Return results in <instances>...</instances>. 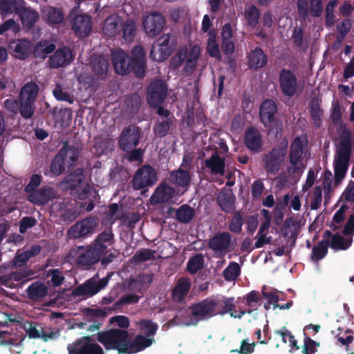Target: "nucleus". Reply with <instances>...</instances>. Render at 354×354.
<instances>
[{"mask_svg":"<svg viewBox=\"0 0 354 354\" xmlns=\"http://www.w3.org/2000/svg\"><path fill=\"white\" fill-rule=\"evenodd\" d=\"M339 148L334 160V183L339 185L347 172L352 153L351 132L345 125L339 133Z\"/></svg>","mask_w":354,"mask_h":354,"instance_id":"1","label":"nucleus"},{"mask_svg":"<svg viewBox=\"0 0 354 354\" xmlns=\"http://www.w3.org/2000/svg\"><path fill=\"white\" fill-rule=\"evenodd\" d=\"M95 339L101 343L106 350H114L120 354H126L129 333L126 330L111 328L98 332L96 334Z\"/></svg>","mask_w":354,"mask_h":354,"instance_id":"2","label":"nucleus"},{"mask_svg":"<svg viewBox=\"0 0 354 354\" xmlns=\"http://www.w3.org/2000/svg\"><path fill=\"white\" fill-rule=\"evenodd\" d=\"M307 144L306 135L295 137L291 142L288 156L290 165L288 168L290 174L295 175L301 172L303 154Z\"/></svg>","mask_w":354,"mask_h":354,"instance_id":"3","label":"nucleus"},{"mask_svg":"<svg viewBox=\"0 0 354 354\" xmlns=\"http://www.w3.org/2000/svg\"><path fill=\"white\" fill-rule=\"evenodd\" d=\"M287 146H277L265 153L262 157L263 167L268 174H276L283 165Z\"/></svg>","mask_w":354,"mask_h":354,"instance_id":"4","label":"nucleus"},{"mask_svg":"<svg viewBox=\"0 0 354 354\" xmlns=\"http://www.w3.org/2000/svg\"><path fill=\"white\" fill-rule=\"evenodd\" d=\"M98 226V219L95 216H89L78 221L67 230L69 239H85L93 234Z\"/></svg>","mask_w":354,"mask_h":354,"instance_id":"5","label":"nucleus"},{"mask_svg":"<svg viewBox=\"0 0 354 354\" xmlns=\"http://www.w3.org/2000/svg\"><path fill=\"white\" fill-rule=\"evenodd\" d=\"M176 39L170 34H165L155 42L150 51V57L156 62L166 60L174 52Z\"/></svg>","mask_w":354,"mask_h":354,"instance_id":"6","label":"nucleus"},{"mask_svg":"<svg viewBox=\"0 0 354 354\" xmlns=\"http://www.w3.org/2000/svg\"><path fill=\"white\" fill-rule=\"evenodd\" d=\"M68 354H104L102 348L91 336H83L67 345Z\"/></svg>","mask_w":354,"mask_h":354,"instance_id":"7","label":"nucleus"},{"mask_svg":"<svg viewBox=\"0 0 354 354\" xmlns=\"http://www.w3.org/2000/svg\"><path fill=\"white\" fill-rule=\"evenodd\" d=\"M157 180L156 169L149 165H144L136 171L132 180V187L136 190H140L153 186Z\"/></svg>","mask_w":354,"mask_h":354,"instance_id":"8","label":"nucleus"},{"mask_svg":"<svg viewBox=\"0 0 354 354\" xmlns=\"http://www.w3.org/2000/svg\"><path fill=\"white\" fill-rule=\"evenodd\" d=\"M140 138V127L133 124L129 125L122 131L118 138V146L123 151H130L138 145Z\"/></svg>","mask_w":354,"mask_h":354,"instance_id":"9","label":"nucleus"},{"mask_svg":"<svg viewBox=\"0 0 354 354\" xmlns=\"http://www.w3.org/2000/svg\"><path fill=\"white\" fill-rule=\"evenodd\" d=\"M278 82L283 95L290 98L296 95L298 90V81L292 71L285 68L281 69Z\"/></svg>","mask_w":354,"mask_h":354,"instance_id":"10","label":"nucleus"},{"mask_svg":"<svg viewBox=\"0 0 354 354\" xmlns=\"http://www.w3.org/2000/svg\"><path fill=\"white\" fill-rule=\"evenodd\" d=\"M77 253L78 254L76 259L77 265L84 270H88L98 263L101 257L104 255L102 252L98 251L92 243L87 248L79 246Z\"/></svg>","mask_w":354,"mask_h":354,"instance_id":"11","label":"nucleus"},{"mask_svg":"<svg viewBox=\"0 0 354 354\" xmlns=\"http://www.w3.org/2000/svg\"><path fill=\"white\" fill-rule=\"evenodd\" d=\"M167 93V84L161 80L151 82L147 88V101L149 105L155 109L162 104Z\"/></svg>","mask_w":354,"mask_h":354,"instance_id":"12","label":"nucleus"},{"mask_svg":"<svg viewBox=\"0 0 354 354\" xmlns=\"http://www.w3.org/2000/svg\"><path fill=\"white\" fill-rule=\"evenodd\" d=\"M189 309L194 317L192 324H197L198 321H204L215 316L214 308H213V298L207 297L197 303L192 304Z\"/></svg>","mask_w":354,"mask_h":354,"instance_id":"13","label":"nucleus"},{"mask_svg":"<svg viewBox=\"0 0 354 354\" xmlns=\"http://www.w3.org/2000/svg\"><path fill=\"white\" fill-rule=\"evenodd\" d=\"M208 248L221 256L225 255L232 250V234L228 232H216L209 239Z\"/></svg>","mask_w":354,"mask_h":354,"instance_id":"14","label":"nucleus"},{"mask_svg":"<svg viewBox=\"0 0 354 354\" xmlns=\"http://www.w3.org/2000/svg\"><path fill=\"white\" fill-rule=\"evenodd\" d=\"M129 62V73L133 72L138 77H143L145 75L146 56L142 47L136 46L133 48Z\"/></svg>","mask_w":354,"mask_h":354,"instance_id":"15","label":"nucleus"},{"mask_svg":"<svg viewBox=\"0 0 354 354\" xmlns=\"http://www.w3.org/2000/svg\"><path fill=\"white\" fill-rule=\"evenodd\" d=\"M165 24L164 17L157 12L147 15L143 19L144 30L149 37L159 35L163 30Z\"/></svg>","mask_w":354,"mask_h":354,"instance_id":"16","label":"nucleus"},{"mask_svg":"<svg viewBox=\"0 0 354 354\" xmlns=\"http://www.w3.org/2000/svg\"><path fill=\"white\" fill-rule=\"evenodd\" d=\"M277 106L272 100H264L259 109V117L264 127L271 129L276 119Z\"/></svg>","mask_w":354,"mask_h":354,"instance_id":"17","label":"nucleus"},{"mask_svg":"<svg viewBox=\"0 0 354 354\" xmlns=\"http://www.w3.org/2000/svg\"><path fill=\"white\" fill-rule=\"evenodd\" d=\"M71 29L80 38L87 37L92 29L91 17L87 14L76 15L72 20Z\"/></svg>","mask_w":354,"mask_h":354,"instance_id":"18","label":"nucleus"},{"mask_svg":"<svg viewBox=\"0 0 354 354\" xmlns=\"http://www.w3.org/2000/svg\"><path fill=\"white\" fill-rule=\"evenodd\" d=\"M175 189L166 181H162L156 188L151 196V202L153 205L166 203L174 196Z\"/></svg>","mask_w":354,"mask_h":354,"instance_id":"19","label":"nucleus"},{"mask_svg":"<svg viewBox=\"0 0 354 354\" xmlns=\"http://www.w3.org/2000/svg\"><path fill=\"white\" fill-rule=\"evenodd\" d=\"M73 60L71 50L66 47L59 48L49 57L48 64L50 68L66 66Z\"/></svg>","mask_w":354,"mask_h":354,"instance_id":"20","label":"nucleus"},{"mask_svg":"<svg viewBox=\"0 0 354 354\" xmlns=\"http://www.w3.org/2000/svg\"><path fill=\"white\" fill-rule=\"evenodd\" d=\"M115 243L114 234L111 225L105 227V229L100 233L94 239L92 244L98 251L102 252L104 254L109 251V246H111Z\"/></svg>","mask_w":354,"mask_h":354,"instance_id":"21","label":"nucleus"},{"mask_svg":"<svg viewBox=\"0 0 354 354\" xmlns=\"http://www.w3.org/2000/svg\"><path fill=\"white\" fill-rule=\"evenodd\" d=\"M58 153L62 158H63V160L66 164L68 170L74 168L80 156L79 148L73 145H69L68 141L64 142L62 149Z\"/></svg>","mask_w":354,"mask_h":354,"instance_id":"22","label":"nucleus"},{"mask_svg":"<svg viewBox=\"0 0 354 354\" xmlns=\"http://www.w3.org/2000/svg\"><path fill=\"white\" fill-rule=\"evenodd\" d=\"M55 197V189L49 186H43L28 194V201L36 205H46Z\"/></svg>","mask_w":354,"mask_h":354,"instance_id":"23","label":"nucleus"},{"mask_svg":"<svg viewBox=\"0 0 354 354\" xmlns=\"http://www.w3.org/2000/svg\"><path fill=\"white\" fill-rule=\"evenodd\" d=\"M155 343L153 337H148L144 334L137 335L132 341L127 343L126 354H133L142 351Z\"/></svg>","mask_w":354,"mask_h":354,"instance_id":"24","label":"nucleus"},{"mask_svg":"<svg viewBox=\"0 0 354 354\" xmlns=\"http://www.w3.org/2000/svg\"><path fill=\"white\" fill-rule=\"evenodd\" d=\"M112 62L115 72L120 75H126L129 73L130 56L124 50L119 49L113 51L111 53Z\"/></svg>","mask_w":354,"mask_h":354,"instance_id":"25","label":"nucleus"},{"mask_svg":"<svg viewBox=\"0 0 354 354\" xmlns=\"http://www.w3.org/2000/svg\"><path fill=\"white\" fill-rule=\"evenodd\" d=\"M245 145L251 151L258 152L262 147L261 133L254 127H249L244 136Z\"/></svg>","mask_w":354,"mask_h":354,"instance_id":"26","label":"nucleus"},{"mask_svg":"<svg viewBox=\"0 0 354 354\" xmlns=\"http://www.w3.org/2000/svg\"><path fill=\"white\" fill-rule=\"evenodd\" d=\"M91 68L94 75L97 79L104 80L107 75L109 63L108 59L104 56L95 55L91 58Z\"/></svg>","mask_w":354,"mask_h":354,"instance_id":"27","label":"nucleus"},{"mask_svg":"<svg viewBox=\"0 0 354 354\" xmlns=\"http://www.w3.org/2000/svg\"><path fill=\"white\" fill-rule=\"evenodd\" d=\"M85 178L84 171L82 168H77L72 173L67 175L62 185H66V188L71 192H75L78 188H81Z\"/></svg>","mask_w":354,"mask_h":354,"instance_id":"28","label":"nucleus"},{"mask_svg":"<svg viewBox=\"0 0 354 354\" xmlns=\"http://www.w3.org/2000/svg\"><path fill=\"white\" fill-rule=\"evenodd\" d=\"M248 65L249 68L259 69L266 66L268 57L260 47H255L248 53Z\"/></svg>","mask_w":354,"mask_h":354,"instance_id":"29","label":"nucleus"},{"mask_svg":"<svg viewBox=\"0 0 354 354\" xmlns=\"http://www.w3.org/2000/svg\"><path fill=\"white\" fill-rule=\"evenodd\" d=\"M98 292H100V288L97 286V281L94 278H91L82 285L77 286L73 290V295L76 297H91Z\"/></svg>","mask_w":354,"mask_h":354,"instance_id":"30","label":"nucleus"},{"mask_svg":"<svg viewBox=\"0 0 354 354\" xmlns=\"http://www.w3.org/2000/svg\"><path fill=\"white\" fill-rule=\"evenodd\" d=\"M28 298L34 301H38L48 295V288L41 281L32 283L26 290Z\"/></svg>","mask_w":354,"mask_h":354,"instance_id":"31","label":"nucleus"},{"mask_svg":"<svg viewBox=\"0 0 354 354\" xmlns=\"http://www.w3.org/2000/svg\"><path fill=\"white\" fill-rule=\"evenodd\" d=\"M205 164L213 174L223 176L225 173V158L220 156L216 151L212 153L211 157L205 160Z\"/></svg>","mask_w":354,"mask_h":354,"instance_id":"32","label":"nucleus"},{"mask_svg":"<svg viewBox=\"0 0 354 354\" xmlns=\"http://www.w3.org/2000/svg\"><path fill=\"white\" fill-rule=\"evenodd\" d=\"M321 100L317 97H313L310 102L309 113L313 120L314 127L319 129L322 125L324 110L321 108Z\"/></svg>","mask_w":354,"mask_h":354,"instance_id":"33","label":"nucleus"},{"mask_svg":"<svg viewBox=\"0 0 354 354\" xmlns=\"http://www.w3.org/2000/svg\"><path fill=\"white\" fill-rule=\"evenodd\" d=\"M234 297H223L222 299L213 298V308L215 316L223 315L234 310L235 308Z\"/></svg>","mask_w":354,"mask_h":354,"instance_id":"34","label":"nucleus"},{"mask_svg":"<svg viewBox=\"0 0 354 354\" xmlns=\"http://www.w3.org/2000/svg\"><path fill=\"white\" fill-rule=\"evenodd\" d=\"M191 288V283L189 279L180 277L178 279L176 284L172 289V296L174 300L183 301L187 296Z\"/></svg>","mask_w":354,"mask_h":354,"instance_id":"35","label":"nucleus"},{"mask_svg":"<svg viewBox=\"0 0 354 354\" xmlns=\"http://www.w3.org/2000/svg\"><path fill=\"white\" fill-rule=\"evenodd\" d=\"M18 15L23 27L27 30L31 29L39 17V13L36 10L30 7L26 8L25 5Z\"/></svg>","mask_w":354,"mask_h":354,"instance_id":"36","label":"nucleus"},{"mask_svg":"<svg viewBox=\"0 0 354 354\" xmlns=\"http://www.w3.org/2000/svg\"><path fill=\"white\" fill-rule=\"evenodd\" d=\"M24 5L26 2L24 0H0V13L3 15H18Z\"/></svg>","mask_w":354,"mask_h":354,"instance_id":"37","label":"nucleus"},{"mask_svg":"<svg viewBox=\"0 0 354 354\" xmlns=\"http://www.w3.org/2000/svg\"><path fill=\"white\" fill-rule=\"evenodd\" d=\"M169 182L181 187H187L190 184L191 176L188 171L178 169L170 172Z\"/></svg>","mask_w":354,"mask_h":354,"instance_id":"38","label":"nucleus"},{"mask_svg":"<svg viewBox=\"0 0 354 354\" xmlns=\"http://www.w3.org/2000/svg\"><path fill=\"white\" fill-rule=\"evenodd\" d=\"M30 42L26 39H19L17 42H11L9 48L12 50L13 55L19 59L24 60L29 55Z\"/></svg>","mask_w":354,"mask_h":354,"instance_id":"39","label":"nucleus"},{"mask_svg":"<svg viewBox=\"0 0 354 354\" xmlns=\"http://www.w3.org/2000/svg\"><path fill=\"white\" fill-rule=\"evenodd\" d=\"M39 93L38 85L31 81L25 84L19 93V100L35 102Z\"/></svg>","mask_w":354,"mask_h":354,"instance_id":"40","label":"nucleus"},{"mask_svg":"<svg viewBox=\"0 0 354 354\" xmlns=\"http://www.w3.org/2000/svg\"><path fill=\"white\" fill-rule=\"evenodd\" d=\"M44 17L50 26L58 25L64 21V13L62 9L48 7L43 11Z\"/></svg>","mask_w":354,"mask_h":354,"instance_id":"41","label":"nucleus"},{"mask_svg":"<svg viewBox=\"0 0 354 354\" xmlns=\"http://www.w3.org/2000/svg\"><path fill=\"white\" fill-rule=\"evenodd\" d=\"M235 196L232 192H220L217 196V203L222 211L231 212L234 209Z\"/></svg>","mask_w":354,"mask_h":354,"instance_id":"42","label":"nucleus"},{"mask_svg":"<svg viewBox=\"0 0 354 354\" xmlns=\"http://www.w3.org/2000/svg\"><path fill=\"white\" fill-rule=\"evenodd\" d=\"M120 28L118 16L111 15L104 21L103 32L108 37L113 38L120 32Z\"/></svg>","mask_w":354,"mask_h":354,"instance_id":"43","label":"nucleus"},{"mask_svg":"<svg viewBox=\"0 0 354 354\" xmlns=\"http://www.w3.org/2000/svg\"><path fill=\"white\" fill-rule=\"evenodd\" d=\"M196 215V211L188 204L182 205L175 212V218L180 223H190Z\"/></svg>","mask_w":354,"mask_h":354,"instance_id":"44","label":"nucleus"},{"mask_svg":"<svg viewBox=\"0 0 354 354\" xmlns=\"http://www.w3.org/2000/svg\"><path fill=\"white\" fill-rule=\"evenodd\" d=\"M173 118H160L157 120L153 127L156 137L162 138L169 133L173 124Z\"/></svg>","mask_w":354,"mask_h":354,"instance_id":"45","label":"nucleus"},{"mask_svg":"<svg viewBox=\"0 0 354 354\" xmlns=\"http://www.w3.org/2000/svg\"><path fill=\"white\" fill-rule=\"evenodd\" d=\"M329 241L327 239H322L312 248L310 259L314 263H317L323 259L328 254Z\"/></svg>","mask_w":354,"mask_h":354,"instance_id":"46","label":"nucleus"},{"mask_svg":"<svg viewBox=\"0 0 354 354\" xmlns=\"http://www.w3.org/2000/svg\"><path fill=\"white\" fill-rule=\"evenodd\" d=\"M352 242V237L344 238L339 233H335L329 241V246L335 251L346 250L351 247Z\"/></svg>","mask_w":354,"mask_h":354,"instance_id":"47","label":"nucleus"},{"mask_svg":"<svg viewBox=\"0 0 354 354\" xmlns=\"http://www.w3.org/2000/svg\"><path fill=\"white\" fill-rule=\"evenodd\" d=\"M55 48L53 43L48 44L46 41H41L35 45L33 54L35 57L45 59L48 54L55 50Z\"/></svg>","mask_w":354,"mask_h":354,"instance_id":"48","label":"nucleus"},{"mask_svg":"<svg viewBox=\"0 0 354 354\" xmlns=\"http://www.w3.org/2000/svg\"><path fill=\"white\" fill-rule=\"evenodd\" d=\"M122 37L127 42H132L137 33L136 22L131 19H127L121 26Z\"/></svg>","mask_w":354,"mask_h":354,"instance_id":"49","label":"nucleus"},{"mask_svg":"<svg viewBox=\"0 0 354 354\" xmlns=\"http://www.w3.org/2000/svg\"><path fill=\"white\" fill-rule=\"evenodd\" d=\"M260 11L257 6L252 5L245 10L244 17L247 24L251 28H256L259 24L260 19Z\"/></svg>","mask_w":354,"mask_h":354,"instance_id":"50","label":"nucleus"},{"mask_svg":"<svg viewBox=\"0 0 354 354\" xmlns=\"http://www.w3.org/2000/svg\"><path fill=\"white\" fill-rule=\"evenodd\" d=\"M241 274V266L236 262H230L223 271V276L227 281H235Z\"/></svg>","mask_w":354,"mask_h":354,"instance_id":"51","label":"nucleus"},{"mask_svg":"<svg viewBox=\"0 0 354 354\" xmlns=\"http://www.w3.org/2000/svg\"><path fill=\"white\" fill-rule=\"evenodd\" d=\"M207 51L211 57L216 58L219 61L221 59L219 46L216 41V34L212 32H209V39L207 44Z\"/></svg>","mask_w":354,"mask_h":354,"instance_id":"52","label":"nucleus"},{"mask_svg":"<svg viewBox=\"0 0 354 354\" xmlns=\"http://www.w3.org/2000/svg\"><path fill=\"white\" fill-rule=\"evenodd\" d=\"M19 112L21 116L24 119L31 118L35 111V102L19 100Z\"/></svg>","mask_w":354,"mask_h":354,"instance_id":"53","label":"nucleus"},{"mask_svg":"<svg viewBox=\"0 0 354 354\" xmlns=\"http://www.w3.org/2000/svg\"><path fill=\"white\" fill-rule=\"evenodd\" d=\"M204 266V257L201 254H196L191 257L187 263V270L191 274L197 273Z\"/></svg>","mask_w":354,"mask_h":354,"instance_id":"54","label":"nucleus"},{"mask_svg":"<svg viewBox=\"0 0 354 354\" xmlns=\"http://www.w3.org/2000/svg\"><path fill=\"white\" fill-rule=\"evenodd\" d=\"M274 333L280 335L281 337V341L285 344L288 342V340H286V337H284V335L288 336V343L290 350L298 351L299 349V346L297 344V342L295 339V336L286 326H283L281 329L275 330Z\"/></svg>","mask_w":354,"mask_h":354,"instance_id":"55","label":"nucleus"},{"mask_svg":"<svg viewBox=\"0 0 354 354\" xmlns=\"http://www.w3.org/2000/svg\"><path fill=\"white\" fill-rule=\"evenodd\" d=\"M351 27L352 21L348 18L343 19L342 21H341L337 25L336 28L337 31V35L336 39L339 44L342 43L343 40L346 38V37L350 32Z\"/></svg>","mask_w":354,"mask_h":354,"instance_id":"56","label":"nucleus"},{"mask_svg":"<svg viewBox=\"0 0 354 354\" xmlns=\"http://www.w3.org/2000/svg\"><path fill=\"white\" fill-rule=\"evenodd\" d=\"M337 3V0H331L325 8V25L326 27L330 28L335 24L336 16L334 14V10Z\"/></svg>","mask_w":354,"mask_h":354,"instance_id":"57","label":"nucleus"},{"mask_svg":"<svg viewBox=\"0 0 354 354\" xmlns=\"http://www.w3.org/2000/svg\"><path fill=\"white\" fill-rule=\"evenodd\" d=\"M139 326L140 332L148 337H153L158 330V324L151 319H141Z\"/></svg>","mask_w":354,"mask_h":354,"instance_id":"58","label":"nucleus"},{"mask_svg":"<svg viewBox=\"0 0 354 354\" xmlns=\"http://www.w3.org/2000/svg\"><path fill=\"white\" fill-rule=\"evenodd\" d=\"M66 164L63 160V158L59 153L53 159L50 169L54 176H59L63 174L66 170Z\"/></svg>","mask_w":354,"mask_h":354,"instance_id":"59","label":"nucleus"},{"mask_svg":"<svg viewBox=\"0 0 354 354\" xmlns=\"http://www.w3.org/2000/svg\"><path fill=\"white\" fill-rule=\"evenodd\" d=\"M304 345L302 346L301 353L303 354H315L317 351V347L320 344L311 339L307 335L306 333H304Z\"/></svg>","mask_w":354,"mask_h":354,"instance_id":"60","label":"nucleus"},{"mask_svg":"<svg viewBox=\"0 0 354 354\" xmlns=\"http://www.w3.org/2000/svg\"><path fill=\"white\" fill-rule=\"evenodd\" d=\"M243 223L244 218L242 214L239 211L236 212L230 223L229 230L234 234H240Z\"/></svg>","mask_w":354,"mask_h":354,"instance_id":"61","label":"nucleus"},{"mask_svg":"<svg viewBox=\"0 0 354 354\" xmlns=\"http://www.w3.org/2000/svg\"><path fill=\"white\" fill-rule=\"evenodd\" d=\"M187 57V49L182 48L178 50L176 54L170 60V66L174 70L178 68Z\"/></svg>","mask_w":354,"mask_h":354,"instance_id":"62","label":"nucleus"},{"mask_svg":"<svg viewBox=\"0 0 354 354\" xmlns=\"http://www.w3.org/2000/svg\"><path fill=\"white\" fill-rule=\"evenodd\" d=\"M113 142L111 139L104 138L98 141L95 145V150L98 155L106 154L113 149Z\"/></svg>","mask_w":354,"mask_h":354,"instance_id":"63","label":"nucleus"},{"mask_svg":"<svg viewBox=\"0 0 354 354\" xmlns=\"http://www.w3.org/2000/svg\"><path fill=\"white\" fill-rule=\"evenodd\" d=\"M155 252L150 249H142L138 251L132 257L136 263H140L154 258Z\"/></svg>","mask_w":354,"mask_h":354,"instance_id":"64","label":"nucleus"}]
</instances>
